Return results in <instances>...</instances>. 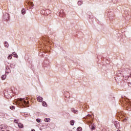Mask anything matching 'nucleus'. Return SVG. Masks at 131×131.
I'll return each instance as SVG.
<instances>
[{"mask_svg": "<svg viewBox=\"0 0 131 131\" xmlns=\"http://www.w3.org/2000/svg\"><path fill=\"white\" fill-rule=\"evenodd\" d=\"M14 122H15V123H18V121L14 120Z\"/></svg>", "mask_w": 131, "mask_h": 131, "instance_id": "nucleus-19", "label": "nucleus"}, {"mask_svg": "<svg viewBox=\"0 0 131 131\" xmlns=\"http://www.w3.org/2000/svg\"><path fill=\"white\" fill-rule=\"evenodd\" d=\"M13 58V54H10L7 57L8 60H12V58Z\"/></svg>", "mask_w": 131, "mask_h": 131, "instance_id": "nucleus-4", "label": "nucleus"}, {"mask_svg": "<svg viewBox=\"0 0 131 131\" xmlns=\"http://www.w3.org/2000/svg\"><path fill=\"white\" fill-rule=\"evenodd\" d=\"M18 126L19 127V128H22L23 127V124L21 123H18Z\"/></svg>", "mask_w": 131, "mask_h": 131, "instance_id": "nucleus-10", "label": "nucleus"}, {"mask_svg": "<svg viewBox=\"0 0 131 131\" xmlns=\"http://www.w3.org/2000/svg\"><path fill=\"white\" fill-rule=\"evenodd\" d=\"M92 129H95V127L93 126V125L91 126Z\"/></svg>", "mask_w": 131, "mask_h": 131, "instance_id": "nucleus-20", "label": "nucleus"}, {"mask_svg": "<svg viewBox=\"0 0 131 131\" xmlns=\"http://www.w3.org/2000/svg\"><path fill=\"white\" fill-rule=\"evenodd\" d=\"M6 78H7V76L6 75H3L1 77L2 80H5V79H6Z\"/></svg>", "mask_w": 131, "mask_h": 131, "instance_id": "nucleus-7", "label": "nucleus"}, {"mask_svg": "<svg viewBox=\"0 0 131 131\" xmlns=\"http://www.w3.org/2000/svg\"><path fill=\"white\" fill-rule=\"evenodd\" d=\"M72 112H73L74 113H75L76 114H77V113H78V112H77V111L74 110V108H72Z\"/></svg>", "mask_w": 131, "mask_h": 131, "instance_id": "nucleus-9", "label": "nucleus"}, {"mask_svg": "<svg viewBox=\"0 0 131 131\" xmlns=\"http://www.w3.org/2000/svg\"><path fill=\"white\" fill-rule=\"evenodd\" d=\"M49 13H51V11H50V12Z\"/></svg>", "mask_w": 131, "mask_h": 131, "instance_id": "nucleus-24", "label": "nucleus"}, {"mask_svg": "<svg viewBox=\"0 0 131 131\" xmlns=\"http://www.w3.org/2000/svg\"><path fill=\"white\" fill-rule=\"evenodd\" d=\"M36 121L37 122H40V120L39 119H37Z\"/></svg>", "mask_w": 131, "mask_h": 131, "instance_id": "nucleus-18", "label": "nucleus"}, {"mask_svg": "<svg viewBox=\"0 0 131 131\" xmlns=\"http://www.w3.org/2000/svg\"><path fill=\"white\" fill-rule=\"evenodd\" d=\"M12 55L14 57V58H18V55L17 54V53H16L15 52L12 53Z\"/></svg>", "mask_w": 131, "mask_h": 131, "instance_id": "nucleus-5", "label": "nucleus"}, {"mask_svg": "<svg viewBox=\"0 0 131 131\" xmlns=\"http://www.w3.org/2000/svg\"><path fill=\"white\" fill-rule=\"evenodd\" d=\"M16 103L20 105H28V104H29V101H27L25 100V98H19L17 99Z\"/></svg>", "mask_w": 131, "mask_h": 131, "instance_id": "nucleus-1", "label": "nucleus"}, {"mask_svg": "<svg viewBox=\"0 0 131 131\" xmlns=\"http://www.w3.org/2000/svg\"><path fill=\"white\" fill-rule=\"evenodd\" d=\"M37 100L38 102H40V103H41V102L43 101V98L40 96H38L37 97Z\"/></svg>", "mask_w": 131, "mask_h": 131, "instance_id": "nucleus-2", "label": "nucleus"}, {"mask_svg": "<svg viewBox=\"0 0 131 131\" xmlns=\"http://www.w3.org/2000/svg\"><path fill=\"white\" fill-rule=\"evenodd\" d=\"M48 11H49V10H46L47 12H48Z\"/></svg>", "mask_w": 131, "mask_h": 131, "instance_id": "nucleus-22", "label": "nucleus"}, {"mask_svg": "<svg viewBox=\"0 0 131 131\" xmlns=\"http://www.w3.org/2000/svg\"><path fill=\"white\" fill-rule=\"evenodd\" d=\"M42 106H43L44 107H47V106H48V104H47V102H46V101H43L42 102Z\"/></svg>", "mask_w": 131, "mask_h": 131, "instance_id": "nucleus-6", "label": "nucleus"}, {"mask_svg": "<svg viewBox=\"0 0 131 131\" xmlns=\"http://www.w3.org/2000/svg\"><path fill=\"white\" fill-rule=\"evenodd\" d=\"M31 131H35L34 129H33Z\"/></svg>", "mask_w": 131, "mask_h": 131, "instance_id": "nucleus-21", "label": "nucleus"}, {"mask_svg": "<svg viewBox=\"0 0 131 131\" xmlns=\"http://www.w3.org/2000/svg\"><path fill=\"white\" fill-rule=\"evenodd\" d=\"M10 109H11V110H13V109H15V107L14 106H10Z\"/></svg>", "mask_w": 131, "mask_h": 131, "instance_id": "nucleus-17", "label": "nucleus"}, {"mask_svg": "<svg viewBox=\"0 0 131 131\" xmlns=\"http://www.w3.org/2000/svg\"><path fill=\"white\" fill-rule=\"evenodd\" d=\"M117 131H120V130H117Z\"/></svg>", "mask_w": 131, "mask_h": 131, "instance_id": "nucleus-23", "label": "nucleus"}, {"mask_svg": "<svg viewBox=\"0 0 131 131\" xmlns=\"http://www.w3.org/2000/svg\"><path fill=\"white\" fill-rule=\"evenodd\" d=\"M45 122H50V118H46L45 119Z\"/></svg>", "mask_w": 131, "mask_h": 131, "instance_id": "nucleus-11", "label": "nucleus"}, {"mask_svg": "<svg viewBox=\"0 0 131 131\" xmlns=\"http://www.w3.org/2000/svg\"><path fill=\"white\" fill-rule=\"evenodd\" d=\"M5 47H6V48H8L9 47V43H7V42H5Z\"/></svg>", "mask_w": 131, "mask_h": 131, "instance_id": "nucleus-13", "label": "nucleus"}, {"mask_svg": "<svg viewBox=\"0 0 131 131\" xmlns=\"http://www.w3.org/2000/svg\"><path fill=\"white\" fill-rule=\"evenodd\" d=\"M71 125H74V120H72L70 121Z\"/></svg>", "mask_w": 131, "mask_h": 131, "instance_id": "nucleus-14", "label": "nucleus"}, {"mask_svg": "<svg viewBox=\"0 0 131 131\" xmlns=\"http://www.w3.org/2000/svg\"><path fill=\"white\" fill-rule=\"evenodd\" d=\"M21 14L23 15H25V14H26V10H25L24 9H23L22 10H21Z\"/></svg>", "mask_w": 131, "mask_h": 131, "instance_id": "nucleus-8", "label": "nucleus"}, {"mask_svg": "<svg viewBox=\"0 0 131 131\" xmlns=\"http://www.w3.org/2000/svg\"><path fill=\"white\" fill-rule=\"evenodd\" d=\"M82 128L81 127H78L77 128V131H82Z\"/></svg>", "mask_w": 131, "mask_h": 131, "instance_id": "nucleus-12", "label": "nucleus"}, {"mask_svg": "<svg viewBox=\"0 0 131 131\" xmlns=\"http://www.w3.org/2000/svg\"><path fill=\"white\" fill-rule=\"evenodd\" d=\"M10 67L11 68H14L15 67L13 64H10Z\"/></svg>", "mask_w": 131, "mask_h": 131, "instance_id": "nucleus-16", "label": "nucleus"}, {"mask_svg": "<svg viewBox=\"0 0 131 131\" xmlns=\"http://www.w3.org/2000/svg\"><path fill=\"white\" fill-rule=\"evenodd\" d=\"M115 125L117 128H120V123L118 122H116Z\"/></svg>", "mask_w": 131, "mask_h": 131, "instance_id": "nucleus-3", "label": "nucleus"}, {"mask_svg": "<svg viewBox=\"0 0 131 131\" xmlns=\"http://www.w3.org/2000/svg\"><path fill=\"white\" fill-rule=\"evenodd\" d=\"M78 6H81V5H82V1H79L78 2Z\"/></svg>", "mask_w": 131, "mask_h": 131, "instance_id": "nucleus-15", "label": "nucleus"}]
</instances>
